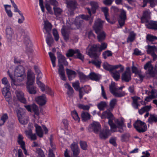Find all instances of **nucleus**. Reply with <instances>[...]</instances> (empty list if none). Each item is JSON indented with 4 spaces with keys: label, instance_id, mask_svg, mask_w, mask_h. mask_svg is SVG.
I'll list each match as a JSON object with an SVG mask.
<instances>
[{
    "label": "nucleus",
    "instance_id": "nucleus-1",
    "mask_svg": "<svg viewBox=\"0 0 157 157\" xmlns=\"http://www.w3.org/2000/svg\"><path fill=\"white\" fill-rule=\"evenodd\" d=\"M107 46V43L103 42L101 45L99 44H90L86 49V54L92 58L98 59L99 54L98 52H100L106 48Z\"/></svg>",
    "mask_w": 157,
    "mask_h": 157
},
{
    "label": "nucleus",
    "instance_id": "nucleus-2",
    "mask_svg": "<svg viewBox=\"0 0 157 157\" xmlns=\"http://www.w3.org/2000/svg\"><path fill=\"white\" fill-rule=\"evenodd\" d=\"M124 87L122 86L118 87L115 82L112 81L110 84L109 85V90L110 92L115 97L121 98L125 95L124 91L117 92L116 91L118 90H122Z\"/></svg>",
    "mask_w": 157,
    "mask_h": 157
},
{
    "label": "nucleus",
    "instance_id": "nucleus-3",
    "mask_svg": "<svg viewBox=\"0 0 157 157\" xmlns=\"http://www.w3.org/2000/svg\"><path fill=\"white\" fill-rule=\"evenodd\" d=\"M27 86L28 91L31 94H35L36 91L35 87L32 85L34 82L35 77L31 72L28 71L27 74Z\"/></svg>",
    "mask_w": 157,
    "mask_h": 157
},
{
    "label": "nucleus",
    "instance_id": "nucleus-4",
    "mask_svg": "<svg viewBox=\"0 0 157 157\" xmlns=\"http://www.w3.org/2000/svg\"><path fill=\"white\" fill-rule=\"evenodd\" d=\"M87 11L90 15H88L82 14L77 17L75 20V24L77 29L80 28L83 22L82 20L88 21L92 15L90 9L88 7L86 8Z\"/></svg>",
    "mask_w": 157,
    "mask_h": 157
},
{
    "label": "nucleus",
    "instance_id": "nucleus-5",
    "mask_svg": "<svg viewBox=\"0 0 157 157\" xmlns=\"http://www.w3.org/2000/svg\"><path fill=\"white\" fill-rule=\"evenodd\" d=\"M133 126L139 133H143L147 130L146 124L140 120H137L133 124Z\"/></svg>",
    "mask_w": 157,
    "mask_h": 157
},
{
    "label": "nucleus",
    "instance_id": "nucleus-6",
    "mask_svg": "<svg viewBox=\"0 0 157 157\" xmlns=\"http://www.w3.org/2000/svg\"><path fill=\"white\" fill-rule=\"evenodd\" d=\"M14 75L18 77H21V78H18L19 82H21L25 77V71L24 67L21 65L17 66L14 71Z\"/></svg>",
    "mask_w": 157,
    "mask_h": 157
},
{
    "label": "nucleus",
    "instance_id": "nucleus-7",
    "mask_svg": "<svg viewBox=\"0 0 157 157\" xmlns=\"http://www.w3.org/2000/svg\"><path fill=\"white\" fill-rule=\"evenodd\" d=\"M151 61L147 62L144 65V68L145 70H147V69H148L147 71L146 72V74L149 75L151 77H154L155 76V73L153 70L154 67L151 64Z\"/></svg>",
    "mask_w": 157,
    "mask_h": 157
},
{
    "label": "nucleus",
    "instance_id": "nucleus-8",
    "mask_svg": "<svg viewBox=\"0 0 157 157\" xmlns=\"http://www.w3.org/2000/svg\"><path fill=\"white\" fill-rule=\"evenodd\" d=\"M17 115L19 122L22 124H26L29 121V118L25 116V113L20 110L17 111Z\"/></svg>",
    "mask_w": 157,
    "mask_h": 157
},
{
    "label": "nucleus",
    "instance_id": "nucleus-9",
    "mask_svg": "<svg viewBox=\"0 0 157 157\" xmlns=\"http://www.w3.org/2000/svg\"><path fill=\"white\" fill-rule=\"evenodd\" d=\"M119 17L118 22L120 27L118 28H121L125 24V21L127 19L126 12L123 9L120 10Z\"/></svg>",
    "mask_w": 157,
    "mask_h": 157
},
{
    "label": "nucleus",
    "instance_id": "nucleus-10",
    "mask_svg": "<svg viewBox=\"0 0 157 157\" xmlns=\"http://www.w3.org/2000/svg\"><path fill=\"white\" fill-rule=\"evenodd\" d=\"M103 21L98 19L96 21L93 26V29L96 34H98L101 31L103 28Z\"/></svg>",
    "mask_w": 157,
    "mask_h": 157
},
{
    "label": "nucleus",
    "instance_id": "nucleus-11",
    "mask_svg": "<svg viewBox=\"0 0 157 157\" xmlns=\"http://www.w3.org/2000/svg\"><path fill=\"white\" fill-rule=\"evenodd\" d=\"M102 66L105 70L109 71L110 73L114 70H116L119 68L120 67H121V65L119 64L115 65H113L109 64L107 62H106L103 64Z\"/></svg>",
    "mask_w": 157,
    "mask_h": 157
},
{
    "label": "nucleus",
    "instance_id": "nucleus-12",
    "mask_svg": "<svg viewBox=\"0 0 157 157\" xmlns=\"http://www.w3.org/2000/svg\"><path fill=\"white\" fill-rule=\"evenodd\" d=\"M151 12L149 9H147L143 11L142 17H140L141 22L142 23H147L148 19L150 18Z\"/></svg>",
    "mask_w": 157,
    "mask_h": 157
},
{
    "label": "nucleus",
    "instance_id": "nucleus-13",
    "mask_svg": "<svg viewBox=\"0 0 157 157\" xmlns=\"http://www.w3.org/2000/svg\"><path fill=\"white\" fill-rule=\"evenodd\" d=\"M127 70L122 74L121 78L122 82H128L131 79V75L129 68L128 69L127 68Z\"/></svg>",
    "mask_w": 157,
    "mask_h": 157
},
{
    "label": "nucleus",
    "instance_id": "nucleus-14",
    "mask_svg": "<svg viewBox=\"0 0 157 157\" xmlns=\"http://www.w3.org/2000/svg\"><path fill=\"white\" fill-rule=\"evenodd\" d=\"M120 69L119 70H115L114 71H112L110 74L112 77L116 81H118L120 78V73L123 72L124 70V67L121 65V67H120Z\"/></svg>",
    "mask_w": 157,
    "mask_h": 157
},
{
    "label": "nucleus",
    "instance_id": "nucleus-15",
    "mask_svg": "<svg viewBox=\"0 0 157 157\" xmlns=\"http://www.w3.org/2000/svg\"><path fill=\"white\" fill-rule=\"evenodd\" d=\"M57 58L59 68L60 65H62L63 66V65L65 66H67L68 65V63L67 61L66 58L60 53H58Z\"/></svg>",
    "mask_w": 157,
    "mask_h": 157
},
{
    "label": "nucleus",
    "instance_id": "nucleus-16",
    "mask_svg": "<svg viewBox=\"0 0 157 157\" xmlns=\"http://www.w3.org/2000/svg\"><path fill=\"white\" fill-rule=\"evenodd\" d=\"M23 137L21 134H19L17 138V143L20 145L21 147L23 150L24 152L25 155H28L27 153V151L25 148V144L24 141H23Z\"/></svg>",
    "mask_w": 157,
    "mask_h": 157
},
{
    "label": "nucleus",
    "instance_id": "nucleus-17",
    "mask_svg": "<svg viewBox=\"0 0 157 157\" xmlns=\"http://www.w3.org/2000/svg\"><path fill=\"white\" fill-rule=\"evenodd\" d=\"M70 148L73 155L76 157L80 153V149L77 143L73 142L70 145Z\"/></svg>",
    "mask_w": 157,
    "mask_h": 157
},
{
    "label": "nucleus",
    "instance_id": "nucleus-18",
    "mask_svg": "<svg viewBox=\"0 0 157 157\" xmlns=\"http://www.w3.org/2000/svg\"><path fill=\"white\" fill-rule=\"evenodd\" d=\"M10 85H7V86L3 88L2 91V94L4 95L6 101L9 102V98H10L11 94L10 92Z\"/></svg>",
    "mask_w": 157,
    "mask_h": 157
},
{
    "label": "nucleus",
    "instance_id": "nucleus-19",
    "mask_svg": "<svg viewBox=\"0 0 157 157\" xmlns=\"http://www.w3.org/2000/svg\"><path fill=\"white\" fill-rule=\"evenodd\" d=\"M36 101L37 103L40 106L44 105L47 101L46 97L44 94L36 98Z\"/></svg>",
    "mask_w": 157,
    "mask_h": 157
},
{
    "label": "nucleus",
    "instance_id": "nucleus-20",
    "mask_svg": "<svg viewBox=\"0 0 157 157\" xmlns=\"http://www.w3.org/2000/svg\"><path fill=\"white\" fill-rule=\"evenodd\" d=\"M24 43L26 46L27 52L29 53H31L33 52V49L32 48L33 45L28 37H27L25 39Z\"/></svg>",
    "mask_w": 157,
    "mask_h": 157
},
{
    "label": "nucleus",
    "instance_id": "nucleus-21",
    "mask_svg": "<svg viewBox=\"0 0 157 157\" xmlns=\"http://www.w3.org/2000/svg\"><path fill=\"white\" fill-rule=\"evenodd\" d=\"M16 97L18 100L24 104L26 103V101L24 97L23 93L21 91H16Z\"/></svg>",
    "mask_w": 157,
    "mask_h": 157
},
{
    "label": "nucleus",
    "instance_id": "nucleus-22",
    "mask_svg": "<svg viewBox=\"0 0 157 157\" xmlns=\"http://www.w3.org/2000/svg\"><path fill=\"white\" fill-rule=\"evenodd\" d=\"M90 127L94 133H97L101 129V125L100 123L97 122H94L90 124Z\"/></svg>",
    "mask_w": 157,
    "mask_h": 157
},
{
    "label": "nucleus",
    "instance_id": "nucleus-23",
    "mask_svg": "<svg viewBox=\"0 0 157 157\" xmlns=\"http://www.w3.org/2000/svg\"><path fill=\"white\" fill-rule=\"evenodd\" d=\"M102 119L107 118L108 119H112L113 116L109 110L103 112L100 116Z\"/></svg>",
    "mask_w": 157,
    "mask_h": 157
},
{
    "label": "nucleus",
    "instance_id": "nucleus-24",
    "mask_svg": "<svg viewBox=\"0 0 157 157\" xmlns=\"http://www.w3.org/2000/svg\"><path fill=\"white\" fill-rule=\"evenodd\" d=\"M145 25L148 29L157 30V21H151Z\"/></svg>",
    "mask_w": 157,
    "mask_h": 157
},
{
    "label": "nucleus",
    "instance_id": "nucleus-25",
    "mask_svg": "<svg viewBox=\"0 0 157 157\" xmlns=\"http://www.w3.org/2000/svg\"><path fill=\"white\" fill-rule=\"evenodd\" d=\"M36 128V135L40 138L42 137L43 136V132L41 127L37 124H34Z\"/></svg>",
    "mask_w": 157,
    "mask_h": 157
},
{
    "label": "nucleus",
    "instance_id": "nucleus-26",
    "mask_svg": "<svg viewBox=\"0 0 157 157\" xmlns=\"http://www.w3.org/2000/svg\"><path fill=\"white\" fill-rule=\"evenodd\" d=\"M66 4L68 9L75 10L77 8V3L76 1L72 0L66 1Z\"/></svg>",
    "mask_w": 157,
    "mask_h": 157
},
{
    "label": "nucleus",
    "instance_id": "nucleus-27",
    "mask_svg": "<svg viewBox=\"0 0 157 157\" xmlns=\"http://www.w3.org/2000/svg\"><path fill=\"white\" fill-rule=\"evenodd\" d=\"M81 117L82 121L86 122L90 119L91 115L88 112L83 111L82 112Z\"/></svg>",
    "mask_w": 157,
    "mask_h": 157
},
{
    "label": "nucleus",
    "instance_id": "nucleus-28",
    "mask_svg": "<svg viewBox=\"0 0 157 157\" xmlns=\"http://www.w3.org/2000/svg\"><path fill=\"white\" fill-rule=\"evenodd\" d=\"M90 5L91 7L90 9L91 12L93 14L95 13L98 7V3L95 1H91L90 2Z\"/></svg>",
    "mask_w": 157,
    "mask_h": 157
},
{
    "label": "nucleus",
    "instance_id": "nucleus-29",
    "mask_svg": "<svg viewBox=\"0 0 157 157\" xmlns=\"http://www.w3.org/2000/svg\"><path fill=\"white\" fill-rule=\"evenodd\" d=\"M58 72L61 79L63 81H66V78L65 75L64 67L60 65L59 68Z\"/></svg>",
    "mask_w": 157,
    "mask_h": 157
},
{
    "label": "nucleus",
    "instance_id": "nucleus-30",
    "mask_svg": "<svg viewBox=\"0 0 157 157\" xmlns=\"http://www.w3.org/2000/svg\"><path fill=\"white\" fill-rule=\"evenodd\" d=\"M96 34L97 35L98 40L99 42H101L105 40L106 37V34L104 31H101L100 32Z\"/></svg>",
    "mask_w": 157,
    "mask_h": 157
},
{
    "label": "nucleus",
    "instance_id": "nucleus-31",
    "mask_svg": "<svg viewBox=\"0 0 157 157\" xmlns=\"http://www.w3.org/2000/svg\"><path fill=\"white\" fill-rule=\"evenodd\" d=\"M109 130L105 129L101 132L99 134V137L101 139H105L108 137L109 133Z\"/></svg>",
    "mask_w": 157,
    "mask_h": 157
},
{
    "label": "nucleus",
    "instance_id": "nucleus-32",
    "mask_svg": "<svg viewBox=\"0 0 157 157\" xmlns=\"http://www.w3.org/2000/svg\"><path fill=\"white\" fill-rule=\"evenodd\" d=\"M132 98L133 100L132 106L133 107L136 109H138L140 105L138 102V100L140 99V98L137 96H134L132 97Z\"/></svg>",
    "mask_w": 157,
    "mask_h": 157
},
{
    "label": "nucleus",
    "instance_id": "nucleus-33",
    "mask_svg": "<svg viewBox=\"0 0 157 157\" xmlns=\"http://www.w3.org/2000/svg\"><path fill=\"white\" fill-rule=\"evenodd\" d=\"M115 122L117 125V128L121 129L122 131L123 130V128L124 127H126V125L124 123V119L123 118H121L120 121L117 119Z\"/></svg>",
    "mask_w": 157,
    "mask_h": 157
},
{
    "label": "nucleus",
    "instance_id": "nucleus-34",
    "mask_svg": "<svg viewBox=\"0 0 157 157\" xmlns=\"http://www.w3.org/2000/svg\"><path fill=\"white\" fill-rule=\"evenodd\" d=\"M66 71L69 80L70 81L72 80V75H73L74 77H76L77 74L75 71L68 69H67Z\"/></svg>",
    "mask_w": 157,
    "mask_h": 157
},
{
    "label": "nucleus",
    "instance_id": "nucleus-35",
    "mask_svg": "<svg viewBox=\"0 0 157 157\" xmlns=\"http://www.w3.org/2000/svg\"><path fill=\"white\" fill-rule=\"evenodd\" d=\"M61 33L63 39L66 42H67L69 39V33L66 30L65 28H62L61 30Z\"/></svg>",
    "mask_w": 157,
    "mask_h": 157
},
{
    "label": "nucleus",
    "instance_id": "nucleus-36",
    "mask_svg": "<svg viewBox=\"0 0 157 157\" xmlns=\"http://www.w3.org/2000/svg\"><path fill=\"white\" fill-rule=\"evenodd\" d=\"M151 105H146L139 110V113L140 115H142L145 112H148L151 108Z\"/></svg>",
    "mask_w": 157,
    "mask_h": 157
},
{
    "label": "nucleus",
    "instance_id": "nucleus-37",
    "mask_svg": "<svg viewBox=\"0 0 157 157\" xmlns=\"http://www.w3.org/2000/svg\"><path fill=\"white\" fill-rule=\"evenodd\" d=\"M149 3L150 6L151 8H153L155 5L154 0H143V4L142 6L143 7H145L147 5V3Z\"/></svg>",
    "mask_w": 157,
    "mask_h": 157
},
{
    "label": "nucleus",
    "instance_id": "nucleus-38",
    "mask_svg": "<svg viewBox=\"0 0 157 157\" xmlns=\"http://www.w3.org/2000/svg\"><path fill=\"white\" fill-rule=\"evenodd\" d=\"M101 11L104 13L106 20L108 22H110L109 21L110 19L109 18H108V17L109 16L108 8L106 7H103L101 8Z\"/></svg>",
    "mask_w": 157,
    "mask_h": 157
},
{
    "label": "nucleus",
    "instance_id": "nucleus-39",
    "mask_svg": "<svg viewBox=\"0 0 157 157\" xmlns=\"http://www.w3.org/2000/svg\"><path fill=\"white\" fill-rule=\"evenodd\" d=\"M46 41L47 44L49 46H51L52 44L54 42V40L51 33L47 34L46 39Z\"/></svg>",
    "mask_w": 157,
    "mask_h": 157
},
{
    "label": "nucleus",
    "instance_id": "nucleus-40",
    "mask_svg": "<svg viewBox=\"0 0 157 157\" xmlns=\"http://www.w3.org/2000/svg\"><path fill=\"white\" fill-rule=\"evenodd\" d=\"M76 55L74 56L75 59H80L82 61H83L84 57V56L80 53V50L78 49H76Z\"/></svg>",
    "mask_w": 157,
    "mask_h": 157
},
{
    "label": "nucleus",
    "instance_id": "nucleus-41",
    "mask_svg": "<svg viewBox=\"0 0 157 157\" xmlns=\"http://www.w3.org/2000/svg\"><path fill=\"white\" fill-rule=\"evenodd\" d=\"M89 77L90 79L96 81H98L100 79V77L98 75L94 72L90 73L89 75Z\"/></svg>",
    "mask_w": 157,
    "mask_h": 157
},
{
    "label": "nucleus",
    "instance_id": "nucleus-42",
    "mask_svg": "<svg viewBox=\"0 0 157 157\" xmlns=\"http://www.w3.org/2000/svg\"><path fill=\"white\" fill-rule=\"evenodd\" d=\"M157 50V47L155 45H148L147 50V53L148 54L155 53Z\"/></svg>",
    "mask_w": 157,
    "mask_h": 157
},
{
    "label": "nucleus",
    "instance_id": "nucleus-43",
    "mask_svg": "<svg viewBox=\"0 0 157 157\" xmlns=\"http://www.w3.org/2000/svg\"><path fill=\"white\" fill-rule=\"evenodd\" d=\"M31 110L34 113V114L37 116L39 115V110L37 106L35 104H33L31 105Z\"/></svg>",
    "mask_w": 157,
    "mask_h": 157
},
{
    "label": "nucleus",
    "instance_id": "nucleus-44",
    "mask_svg": "<svg viewBox=\"0 0 157 157\" xmlns=\"http://www.w3.org/2000/svg\"><path fill=\"white\" fill-rule=\"evenodd\" d=\"M8 119V116L7 113H4L2 115L0 119V126L3 125Z\"/></svg>",
    "mask_w": 157,
    "mask_h": 157
},
{
    "label": "nucleus",
    "instance_id": "nucleus-45",
    "mask_svg": "<svg viewBox=\"0 0 157 157\" xmlns=\"http://www.w3.org/2000/svg\"><path fill=\"white\" fill-rule=\"evenodd\" d=\"M6 36L8 38L12 37L13 33L12 29L10 27H7L6 30Z\"/></svg>",
    "mask_w": 157,
    "mask_h": 157
},
{
    "label": "nucleus",
    "instance_id": "nucleus-46",
    "mask_svg": "<svg viewBox=\"0 0 157 157\" xmlns=\"http://www.w3.org/2000/svg\"><path fill=\"white\" fill-rule=\"evenodd\" d=\"M48 55L51 59V61L53 67H54L56 66V57L54 55V54L52 52H49L48 53Z\"/></svg>",
    "mask_w": 157,
    "mask_h": 157
},
{
    "label": "nucleus",
    "instance_id": "nucleus-47",
    "mask_svg": "<svg viewBox=\"0 0 157 157\" xmlns=\"http://www.w3.org/2000/svg\"><path fill=\"white\" fill-rule=\"evenodd\" d=\"M44 28L47 34L50 33V32L52 28V25L51 23L48 22L45 23L44 25Z\"/></svg>",
    "mask_w": 157,
    "mask_h": 157
},
{
    "label": "nucleus",
    "instance_id": "nucleus-48",
    "mask_svg": "<svg viewBox=\"0 0 157 157\" xmlns=\"http://www.w3.org/2000/svg\"><path fill=\"white\" fill-rule=\"evenodd\" d=\"M76 54V49L74 50L72 49H69L67 51L66 54V55L67 57L69 58L73 57L75 56L74 55Z\"/></svg>",
    "mask_w": 157,
    "mask_h": 157
},
{
    "label": "nucleus",
    "instance_id": "nucleus-49",
    "mask_svg": "<svg viewBox=\"0 0 157 157\" xmlns=\"http://www.w3.org/2000/svg\"><path fill=\"white\" fill-rule=\"evenodd\" d=\"M53 9L54 14L56 17L60 15L63 12V10L61 9L56 6H54Z\"/></svg>",
    "mask_w": 157,
    "mask_h": 157
},
{
    "label": "nucleus",
    "instance_id": "nucleus-50",
    "mask_svg": "<svg viewBox=\"0 0 157 157\" xmlns=\"http://www.w3.org/2000/svg\"><path fill=\"white\" fill-rule=\"evenodd\" d=\"M135 36L136 34L133 32L130 33L129 36L127 38V42H132L135 39Z\"/></svg>",
    "mask_w": 157,
    "mask_h": 157
},
{
    "label": "nucleus",
    "instance_id": "nucleus-51",
    "mask_svg": "<svg viewBox=\"0 0 157 157\" xmlns=\"http://www.w3.org/2000/svg\"><path fill=\"white\" fill-rule=\"evenodd\" d=\"M71 114L75 120L79 122L80 121V118L79 117L78 114L75 110L72 111Z\"/></svg>",
    "mask_w": 157,
    "mask_h": 157
},
{
    "label": "nucleus",
    "instance_id": "nucleus-52",
    "mask_svg": "<svg viewBox=\"0 0 157 157\" xmlns=\"http://www.w3.org/2000/svg\"><path fill=\"white\" fill-rule=\"evenodd\" d=\"M78 74L81 82L86 81L88 78V77L84 75L82 72H79L78 73Z\"/></svg>",
    "mask_w": 157,
    "mask_h": 157
},
{
    "label": "nucleus",
    "instance_id": "nucleus-53",
    "mask_svg": "<svg viewBox=\"0 0 157 157\" xmlns=\"http://www.w3.org/2000/svg\"><path fill=\"white\" fill-rule=\"evenodd\" d=\"M97 106L100 111L103 110L106 106V104L105 101H101L98 104Z\"/></svg>",
    "mask_w": 157,
    "mask_h": 157
},
{
    "label": "nucleus",
    "instance_id": "nucleus-54",
    "mask_svg": "<svg viewBox=\"0 0 157 157\" xmlns=\"http://www.w3.org/2000/svg\"><path fill=\"white\" fill-rule=\"evenodd\" d=\"M112 54L111 51L107 50L105 51L102 53V56L105 59L107 58V57L112 56Z\"/></svg>",
    "mask_w": 157,
    "mask_h": 157
},
{
    "label": "nucleus",
    "instance_id": "nucleus-55",
    "mask_svg": "<svg viewBox=\"0 0 157 157\" xmlns=\"http://www.w3.org/2000/svg\"><path fill=\"white\" fill-rule=\"evenodd\" d=\"M52 31L53 35L54 36L55 40L56 41H57L59 40V37L58 31L56 29H53Z\"/></svg>",
    "mask_w": 157,
    "mask_h": 157
},
{
    "label": "nucleus",
    "instance_id": "nucleus-56",
    "mask_svg": "<svg viewBox=\"0 0 157 157\" xmlns=\"http://www.w3.org/2000/svg\"><path fill=\"white\" fill-rule=\"evenodd\" d=\"M146 39L149 41L152 42L157 40V37L148 34L147 36Z\"/></svg>",
    "mask_w": 157,
    "mask_h": 157
},
{
    "label": "nucleus",
    "instance_id": "nucleus-57",
    "mask_svg": "<svg viewBox=\"0 0 157 157\" xmlns=\"http://www.w3.org/2000/svg\"><path fill=\"white\" fill-rule=\"evenodd\" d=\"M91 63L95 65L97 67L99 68L100 67L101 62V60H92L91 61Z\"/></svg>",
    "mask_w": 157,
    "mask_h": 157
},
{
    "label": "nucleus",
    "instance_id": "nucleus-58",
    "mask_svg": "<svg viewBox=\"0 0 157 157\" xmlns=\"http://www.w3.org/2000/svg\"><path fill=\"white\" fill-rule=\"evenodd\" d=\"M79 144L81 148L84 150H87V143L86 141H80Z\"/></svg>",
    "mask_w": 157,
    "mask_h": 157
},
{
    "label": "nucleus",
    "instance_id": "nucleus-59",
    "mask_svg": "<svg viewBox=\"0 0 157 157\" xmlns=\"http://www.w3.org/2000/svg\"><path fill=\"white\" fill-rule=\"evenodd\" d=\"M36 83L40 87L42 91H44L45 90L44 85L42 83L40 80H36Z\"/></svg>",
    "mask_w": 157,
    "mask_h": 157
},
{
    "label": "nucleus",
    "instance_id": "nucleus-60",
    "mask_svg": "<svg viewBox=\"0 0 157 157\" xmlns=\"http://www.w3.org/2000/svg\"><path fill=\"white\" fill-rule=\"evenodd\" d=\"M36 150V153L38 154L39 157H45L44 152L41 148H37Z\"/></svg>",
    "mask_w": 157,
    "mask_h": 157
},
{
    "label": "nucleus",
    "instance_id": "nucleus-61",
    "mask_svg": "<svg viewBox=\"0 0 157 157\" xmlns=\"http://www.w3.org/2000/svg\"><path fill=\"white\" fill-rule=\"evenodd\" d=\"M79 85L80 84L78 81H76L72 83V86L76 91L78 90L80 88Z\"/></svg>",
    "mask_w": 157,
    "mask_h": 157
},
{
    "label": "nucleus",
    "instance_id": "nucleus-62",
    "mask_svg": "<svg viewBox=\"0 0 157 157\" xmlns=\"http://www.w3.org/2000/svg\"><path fill=\"white\" fill-rule=\"evenodd\" d=\"M148 121L150 123L155 122H157V117L154 115H151L148 119Z\"/></svg>",
    "mask_w": 157,
    "mask_h": 157
},
{
    "label": "nucleus",
    "instance_id": "nucleus-63",
    "mask_svg": "<svg viewBox=\"0 0 157 157\" xmlns=\"http://www.w3.org/2000/svg\"><path fill=\"white\" fill-rule=\"evenodd\" d=\"M78 107L80 109L85 110H88L90 108V107L88 105H85L83 104H79L78 106Z\"/></svg>",
    "mask_w": 157,
    "mask_h": 157
},
{
    "label": "nucleus",
    "instance_id": "nucleus-64",
    "mask_svg": "<svg viewBox=\"0 0 157 157\" xmlns=\"http://www.w3.org/2000/svg\"><path fill=\"white\" fill-rule=\"evenodd\" d=\"M111 10L115 14H117L120 11L119 9L117 7L115 6H112L111 7Z\"/></svg>",
    "mask_w": 157,
    "mask_h": 157
}]
</instances>
